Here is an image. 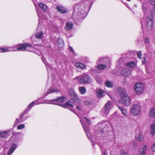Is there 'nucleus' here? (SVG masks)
Segmentation results:
<instances>
[{
	"label": "nucleus",
	"instance_id": "f257e3e1",
	"mask_svg": "<svg viewBox=\"0 0 155 155\" xmlns=\"http://www.w3.org/2000/svg\"><path fill=\"white\" fill-rule=\"evenodd\" d=\"M93 3V0H83L74 7L72 17L76 24L79 25L86 18Z\"/></svg>",
	"mask_w": 155,
	"mask_h": 155
},
{
	"label": "nucleus",
	"instance_id": "f03ea898",
	"mask_svg": "<svg viewBox=\"0 0 155 155\" xmlns=\"http://www.w3.org/2000/svg\"><path fill=\"white\" fill-rule=\"evenodd\" d=\"M69 92L71 95L74 96V97L71 98L68 101L66 102L65 105L59 104L60 106H61L65 108H68V107H73L75 105L74 103L78 101L76 93L74 92L73 90L70 89L69 90Z\"/></svg>",
	"mask_w": 155,
	"mask_h": 155
},
{
	"label": "nucleus",
	"instance_id": "7ed1b4c3",
	"mask_svg": "<svg viewBox=\"0 0 155 155\" xmlns=\"http://www.w3.org/2000/svg\"><path fill=\"white\" fill-rule=\"evenodd\" d=\"M24 44H19L12 47H8L6 48H4V50L3 52L10 51H25Z\"/></svg>",
	"mask_w": 155,
	"mask_h": 155
},
{
	"label": "nucleus",
	"instance_id": "20e7f679",
	"mask_svg": "<svg viewBox=\"0 0 155 155\" xmlns=\"http://www.w3.org/2000/svg\"><path fill=\"white\" fill-rule=\"evenodd\" d=\"M75 79H79V82L81 84H87L90 83L91 80L90 76L87 74H84L79 77H76Z\"/></svg>",
	"mask_w": 155,
	"mask_h": 155
},
{
	"label": "nucleus",
	"instance_id": "39448f33",
	"mask_svg": "<svg viewBox=\"0 0 155 155\" xmlns=\"http://www.w3.org/2000/svg\"><path fill=\"white\" fill-rule=\"evenodd\" d=\"M120 102L122 103L124 106H128L130 104L129 97L126 93H122L120 95Z\"/></svg>",
	"mask_w": 155,
	"mask_h": 155
},
{
	"label": "nucleus",
	"instance_id": "423d86ee",
	"mask_svg": "<svg viewBox=\"0 0 155 155\" xmlns=\"http://www.w3.org/2000/svg\"><path fill=\"white\" fill-rule=\"evenodd\" d=\"M141 107L139 104H134L131 107L130 112L133 115L136 116L141 112Z\"/></svg>",
	"mask_w": 155,
	"mask_h": 155
},
{
	"label": "nucleus",
	"instance_id": "0eeeda50",
	"mask_svg": "<svg viewBox=\"0 0 155 155\" xmlns=\"http://www.w3.org/2000/svg\"><path fill=\"white\" fill-rule=\"evenodd\" d=\"M29 109L28 108H26L25 110L19 116V119L16 118L14 123V126L16 125L17 124L22 122L25 120L28 117H24V115L26 114L28 111Z\"/></svg>",
	"mask_w": 155,
	"mask_h": 155
},
{
	"label": "nucleus",
	"instance_id": "6e6552de",
	"mask_svg": "<svg viewBox=\"0 0 155 155\" xmlns=\"http://www.w3.org/2000/svg\"><path fill=\"white\" fill-rule=\"evenodd\" d=\"M135 91L137 94H141L144 91L143 85L140 82H137L135 84L134 86Z\"/></svg>",
	"mask_w": 155,
	"mask_h": 155
},
{
	"label": "nucleus",
	"instance_id": "1a4fd4ad",
	"mask_svg": "<svg viewBox=\"0 0 155 155\" xmlns=\"http://www.w3.org/2000/svg\"><path fill=\"white\" fill-rule=\"evenodd\" d=\"M113 107L111 102L110 101L108 102L105 105L104 109L102 110L103 115L104 116H107L109 114V110Z\"/></svg>",
	"mask_w": 155,
	"mask_h": 155
},
{
	"label": "nucleus",
	"instance_id": "9d476101",
	"mask_svg": "<svg viewBox=\"0 0 155 155\" xmlns=\"http://www.w3.org/2000/svg\"><path fill=\"white\" fill-rule=\"evenodd\" d=\"M65 97H57V98L56 99H55L54 100H51L50 101H55L56 102V103H52V104H54L58 105L60 106H61L62 107H63L62 106H60V105H59V104H59V103H58V102L62 103V102H64V101H65ZM50 103L51 104V103ZM65 104L64 105H65ZM62 105H63V104H62Z\"/></svg>",
	"mask_w": 155,
	"mask_h": 155
},
{
	"label": "nucleus",
	"instance_id": "9b49d317",
	"mask_svg": "<svg viewBox=\"0 0 155 155\" xmlns=\"http://www.w3.org/2000/svg\"><path fill=\"white\" fill-rule=\"evenodd\" d=\"M109 62V60L108 59L104 57H100L98 58L97 64H107Z\"/></svg>",
	"mask_w": 155,
	"mask_h": 155
},
{
	"label": "nucleus",
	"instance_id": "f8f14e48",
	"mask_svg": "<svg viewBox=\"0 0 155 155\" xmlns=\"http://www.w3.org/2000/svg\"><path fill=\"white\" fill-rule=\"evenodd\" d=\"M57 10L62 13H65L68 11V9L67 8L61 5H58L56 7Z\"/></svg>",
	"mask_w": 155,
	"mask_h": 155
},
{
	"label": "nucleus",
	"instance_id": "ddd939ff",
	"mask_svg": "<svg viewBox=\"0 0 155 155\" xmlns=\"http://www.w3.org/2000/svg\"><path fill=\"white\" fill-rule=\"evenodd\" d=\"M80 121L83 127L84 131L85 132L87 136V137L90 140H91V138L89 137V134H90L89 133L88 128L87 127L85 126L82 119H81Z\"/></svg>",
	"mask_w": 155,
	"mask_h": 155
},
{
	"label": "nucleus",
	"instance_id": "4468645a",
	"mask_svg": "<svg viewBox=\"0 0 155 155\" xmlns=\"http://www.w3.org/2000/svg\"><path fill=\"white\" fill-rule=\"evenodd\" d=\"M24 45L25 47V51H33L34 48L31 45L28 44H24Z\"/></svg>",
	"mask_w": 155,
	"mask_h": 155
},
{
	"label": "nucleus",
	"instance_id": "2eb2a0df",
	"mask_svg": "<svg viewBox=\"0 0 155 155\" xmlns=\"http://www.w3.org/2000/svg\"><path fill=\"white\" fill-rule=\"evenodd\" d=\"M9 132V130L3 131H0V137L4 138L8 137L9 136L8 133Z\"/></svg>",
	"mask_w": 155,
	"mask_h": 155
},
{
	"label": "nucleus",
	"instance_id": "dca6fc26",
	"mask_svg": "<svg viewBox=\"0 0 155 155\" xmlns=\"http://www.w3.org/2000/svg\"><path fill=\"white\" fill-rule=\"evenodd\" d=\"M17 148V145L15 143H13L8 152V155H11Z\"/></svg>",
	"mask_w": 155,
	"mask_h": 155
},
{
	"label": "nucleus",
	"instance_id": "f3484780",
	"mask_svg": "<svg viewBox=\"0 0 155 155\" xmlns=\"http://www.w3.org/2000/svg\"><path fill=\"white\" fill-rule=\"evenodd\" d=\"M73 24L72 22H68L66 23L65 29L66 30H70L72 29L73 27Z\"/></svg>",
	"mask_w": 155,
	"mask_h": 155
},
{
	"label": "nucleus",
	"instance_id": "a211bd4d",
	"mask_svg": "<svg viewBox=\"0 0 155 155\" xmlns=\"http://www.w3.org/2000/svg\"><path fill=\"white\" fill-rule=\"evenodd\" d=\"M121 73L122 75L127 76L129 75L131 73V72L128 69H126L122 70Z\"/></svg>",
	"mask_w": 155,
	"mask_h": 155
},
{
	"label": "nucleus",
	"instance_id": "6ab92c4d",
	"mask_svg": "<svg viewBox=\"0 0 155 155\" xmlns=\"http://www.w3.org/2000/svg\"><path fill=\"white\" fill-rule=\"evenodd\" d=\"M98 65L97 67V69L98 70H102L105 69L107 66L104 64H97Z\"/></svg>",
	"mask_w": 155,
	"mask_h": 155
},
{
	"label": "nucleus",
	"instance_id": "aec40b11",
	"mask_svg": "<svg viewBox=\"0 0 155 155\" xmlns=\"http://www.w3.org/2000/svg\"><path fill=\"white\" fill-rule=\"evenodd\" d=\"M40 104V103L38 102V100L36 101H35L32 102L29 104L28 107L27 108H28V109H29V110L30 109H31L34 105L38 104Z\"/></svg>",
	"mask_w": 155,
	"mask_h": 155
},
{
	"label": "nucleus",
	"instance_id": "412c9836",
	"mask_svg": "<svg viewBox=\"0 0 155 155\" xmlns=\"http://www.w3.org/2000/svg\"><path fill=\"white\" fill-rule=\"evenodd\" d=\"M104 92L102 90H99L97 92V96L98 97H102L104 96Z\"/></svg>",
	"mask_w": 155,
	"mask_h": 155
},
{
	"label": "nucleus",
	"instance_id": "4be33fe9",
	"mask_svg": "<svg viewBox=\"0 0 155 155\" xmlns=\"http://www.w3.org/2000/svg\"><path fill=\"white\" fill-rule=\"evenodd\" d=\"M58 91V90L56 88H50L47 92L46 93V95H47L50 94L54 93Z\"/></svg>",
	"mask_w": 155,
	"mask_h": 155
},
{
	"label": "nucleus",
	"instance_id": "5701e85b",
	"mask_svg": "<svg viewBox=\"0 0 155 155\" xmlns=\"http://www.w3.org/2000/svg\"><path fill=\"white\" fill-rule=\"evenodd\" d=\"M75 66L77 68H79L82 69L86 68L85 65L81 62H78L76 63L75 64Z\"/></svg>",
	"mask_w": 155,
	"mask_h": 155
},
{
	"label": "nucleus",
	"instance_id": "b1692460",
	"mask_svg": "<svg viewBox=\"0 0 155 155\" xmlns=\"http://www.w3.org/2000/svg\"><path fill=\"white\" fill-rule=\"evenodd\" d=\"M39 7L44 12L46 11L48 7L45 4L40 3L39 4Z\"/></svg>",
	"mask_w": 155,
	"mask_h": 155
},
{
	"label": "nucleus",
	"instance_id": "393cba45",
	"mask_svg": "<svg viewBox=\"0 0 155 155\" xmlns=\"http://www.w3.org/2000/svg\"><path fill=\"white\" fill-rule=\"evenodd\" d=\"M126 65L130 68H133L136 66V64L134 62H130L127 63Z\"/></svg>",
	"mask_w": 155,
	"mask_h": 155
},
{
	"label": "nucleus",
	"instance_id": "a878e982",
	"mask_svg": "<svg viewBox=\"0 0 155 155\" xmlns=\"http://www.w3.org/2000/svg\"><path fill=\"white\" fill-rule=\"evenodd\" d=\"M146 71L147 73H149L151 75H153L155 72L154 68L153 67L149 68L148 69H146Z\"/></svg>",
	"mask_w": 155,
	"mask_h": 155
},
{
	"label": "nucleus",
	"instance_id": "bb28decb",
	"mask_svg": "<svg viewBox=\"0 0 155 155\" xmlns=\"http://www.w3.org/2000/svg\"><path fill=\"white\" fill-rule=\"evenodd\" d=\"M119 108L123 115L125 116H126L127 114V110L126 109H124L121 107H119Z\"/></svg>",
	"mask_w": 155,
	"mask_h": 155
},
{
	"label": "nucleus",
	"instance_id": "cd10ccee",
	"mask_svg": "<svg viewBox=\"0 0 155 155\" xmlns=\"http://www.w3.org/2000/svg\"><path fill=\"white\" fill-rule=\"evenodd\" d=\"M149 115L153 117H155V109L152 108L149 112Z\"/></svg>",
	"mask_w": 155,
	"mask_h": 155
},
{
	"label": "nucleus",
	"instance_id": "c85d7f7f",
	"mask_svg": "<svg viewBox=\"0 0 155 155\" xmlns=\"http://www.w3.org/2000/svg\"><path fill=\"white\" fill-rule=\"evenodd\" d=\"M43 35V33L41 31H40L37 32L35 34V37L36 38L38 39H40L41 38L42 36Z\"/></svg>",
	"mask_w": 155,
	"mask_h": 155
},
{
	"label": "nucleus",
	"instance_id": "c756f323",
	"mask_svg": "<svg viewBox=\"0 0 155 155\" xmlns=\"http://www.w3.org/2000/svg\"><path fill=\"white\" fill-rule=\"evenodd\" d=\"M58 45L59 48H62L64 45V42L61 39H59L58 41Z\"/></svg>",
	"mask_w": 155,
	"mask_h": 155
},
{
	"label": "nucleus",
	"instance_id": "7c9ffc66",
	"mask_svg": "<svg viewBox=\"0 0 155 155\" xmlns=\"http://www.w3.org/2000/svg\"><path fill=\"white\" fill-rule=\"evenodd\" d=\"M137 140L139 141H141L143 140L144 138V136L142 134H139L136 136Z\"/></svg>",
	"mask_w": 155,
	"mask_h": 155
},
{
	"label": "nucleus",
	"instance_id": "2f4dec72",
	"mask_svg": "<svg viewBox=\"0 0 155 155\" xmlns=\"http://www.w3.org/2000/svg\"><path fill=\"white\" fill-rule=\"evenodd\" d=\"M146 22V25L148 28H151L152 27V26L153 25V19L149 21H147Z\"/></svg>",
	"mask_w": 155,
	"mask_h": 155
},
{
	"label": "nucleus",
	"instance_id": "473e14b6",
	"mask_svg": "<svg viewBox=\"0 0 155 155\" xmlns=\"http://www.w3.org/2000/svg\"><path fill=\"white\" fill-rule=\"evenodd\" d=\"M150 127L151 128V134L153 135L155 134V124H151Z\"/></svg>",
	"mask_w": 155,
	"mask_h": 155
},
{
	"label": "nucleus",
	"instance_id": "72a5a7b5",
	"mask_svg": "<svg viewBox=\"0 0 155 155\" xmlns=\"http://www.w3.org/2000/svg\"><path fill=\"white\" fill-rule=\"evenodd\" d=\"M79 90L80 93L81 94H84L86 91V89L84 87H80Z\"/></svg>",
	"mask_w": 155,
	"mask_h": 155
},
{
	"label": "nucleus",
	"instance_id": "f704fd0d",
	"mask_svg": "<svg viewBox=\"0 0 155 155\" xmlns=\"http://www.w3.org/2000/svg\"><path fill=\"white\" fill-rule=\"evenodd\" d=\"M105 85L109 87H111L113 86V83L111 82L106 81L105 83Z\"/></svg>",
	"mask_w": 155,
	"mask_h": 155
},
{
	"label": "nucleus",
	"instance_id": "c9c22d12",
	"mask_svg": "<svg viewBox=\"0 0 155 155\" xmlns=\"http://www.w3.org/2000/svg\"><path fill=\"white\" fill-rule=\"evenodd\" d=\"M100 148L101 150L102 153L103 155H107V149L103 150L102 147L100 146Z\"/></svg>",
	"mask_w": 155,
	"mask_h": 155
},
{
	"label": "nucleus",
	"instance_id": "e433bc0d",
	"mask_svg": "<svg viewBox=\"0 0 155 155\" xmlns=\"http://www.w3.org/2000/svg\"><path fill=\"white\" fill-rule=\"evenodd\" d=\"M153 19V17L152 15H150V16H148L146 20V21H149L151 20H152Z\"/></svg>",
	"mask_w": 155,
	"mask_h": 155
},
{
	"label": "nucleus",
	"instance_id": "4c0bfd02",
	"mask_svg": "<svg viewBox=\"0 0 155 155\" xmlns=\"http://www.w3.org/2000/svg\"><path fill=\"white\" fill-rule=\"evenodd\" d=\"M25 125L24 124H21L17 127V129L21 130L24 128Z\"/></svg>",
	"mask_w": 155,
	"mask_h": 155
},
{
	"label": "nucleus",
	"instance_id": "58836bf2",
	"mask_svg": "<svg viewBox=\"0 0 155 155\" xmlns=\"http://www.w3.org/2000/svg\"><path fill=\"white\" fill-rule=\"evenodd\" d=\"M84 103L86 105H90L91 104V101L87 100L84 101Z\"/></svg>",
	"mask_w": 155,
	"mask_h": 155
},
{
	"label": "nucleus",
	"instance_id": "ea45409f",
	"mask_svg": "<svg viewBox=\"0 0 155 155\" xmlns=\"http://www.w3.org/2000/svg\"><path fill=\"white\" fill-rule=\"evenodd\" d=\"M137 57L139 59H141V58L142 54L140 51H138L137 52Z\"/></svg>",
	"mask_w": 155,
	"mask_h": 155
},
{
	"label": "nucleus",
	"instance_id": "a19ab883",
	"mask_svg": "<svg viewBox=\"0 0 155 155\" xmlns=\"http://www.w3.org/2000/svg\"><path fill=\"white\" fill-rule=\"evenodd\" d=\"M142 10L143 11V12L144 14H145V13H146L147 12V9L146 8V7L144 6V5L143 4L142 5Z\"/></svg>",
	"mask_w": 155,
	"mask_h": 155
},
{
	"label": "nucleus",
	"instance_id": "79ce46f5",
	"mask_svg": "<svg viewBox=\"0 0 155 155\" xmlns=\"http://www.w3.org/2000/svg\"><path fill=\"white\" fill-rule=\"evenodd\" d=\"M41 60L45 64H47V62L45 58L44 57H42L41 58Z\"/></svg>",
	"mask_w": 155,
	"mask_h": 155
},
{
	"label": "nucleus",
	"instance_id": "37998d69",
	"mask_svg": "<svg viewBox=\"0 0 155 155\" xmlns=\"http://www.w3.org/2000/svg\"><path fill=\"white\" fill-rule=\"evenodd\" d=\"M46 65V68L47 70L48 71V70H49L51 69V65L49 64H45Z\"/></svg>",
	"mask_w": 155,
	"mask_h": 155
},
{
	"label": "nucleus",
	"instance_id": "c03bdc74",
	"mask_svg": "<svg viewBox=\"0 0 155 155\" xmlns=\"http://www.w3.org/2000/svg\"><path fill=\"white\" fill-rule=\"evenodd\" d=\"M152 151H155V142L154 143L152 146Z\"/></svg>",
	"mask_w": 155,
	"mask_h": 155
},
{
	"label": "nucleus",
	"instance_id": "a18cd8bd",
	"mask_svg": "<svg viewBox=\"0 0 155 155\" xmlns=\"http://www.w3.org/2000/svg\"><path fill=\"white\" fill-rule=\"evenodd\" d=\"M142 63L143 64H145L146 62V61L145 58H143L142 59Z\"/></svg>",
	"mask_w": 155,
	"mask_h": 155
},
{
	"label": "nucleus",
	"instance_id": "49530a36",
	"mask_svg": "<svg viewBox=\"0 0 155 155\" xmlns=\"http://www.w3.org/2000/svg\"><path fill=\"white\" fill-rule=\"evenodd\" d=\"M84 117L86 119V120L87 121V122L88 123V124H91V120H88L87 118H86L85 117Z\"/></svg>",
	"mask_w": 155,
	"mask_h": 155
},
{
	"label": "nucleus",
	"instance_id": "de8ad7c7",
	"mask_svg": "<svg viewBox=\"0 0 155 155\" xmlns=\"http://www.w3.org/2000/svg\"><path fill=\"white\" fill-rule=\"evenodd\" d=\"M122 155H128V153L124 151L123 150L121 152Z\"/></svg>",
	"mask_w": 155,
	"mask_h": 155
},
{
	"label": "nucleus",
	"instance_id": "09e8293b",
	"mask_svg": "<svg viewBox=\"0 0 155 155\" xmlns=\"http://www.w3.org/2000/svg\"><path fill=\"white\" fill-rule=\"evenodd\" d=\"M145 41L146 43L148 44L149 42V39L148 38H145Z\"/></svg>",
	"mask_w": 155,
	"mask_h": 155
},
{
	"label": "nucleus",
	"instance_id": "8fccbe9b",
	"mask_svg": "<svg viewBox=\"0 0 155 155\" xmlns=\"http://www.w3.org/2000/svg\"><path fill=\"white\" fill-rule=\"evenodd\" d=\"M146 152L145 151H141L140 153V155H145Z\"/></svg>",
	"mask_w": 155,
	"mask_h": 155
},
{
	"label": "nucleus",
	"instance_id": "3c124183",
	"mask_svg": "<svg viewBox=\"0 0 155 155\" xmlns=\"http://www.w3.org/2000/svg\"><path fill=\"white\" fill-rule=\"evenodd\" d=\"M147 149V147L146 145H145L143 148V151H145L146 152V150Z\"/></svg>",
	"mask_w": 155,
	"mask_h": 155
},
{
	"label": "nucleus",
	"instance_id": "603ef678",
	"mask_svg": "<svg viewBox=\"0 0 155 155\" xmlns=\"http://www.w3.org/2000/svg\"><path fill=\"white\" fill-rule=\"evenodd\" d=\"M76 108L79 110H81V107L79 106H76Z\"/></svg>",
	"mask_w": 155,
	"mask_h": 155
},
{
	"label": "nucleus",
	"instance_id": "864d4df0",
	"mask_svg": "<svg viewBox=\"0 0 155 155\" xmlns=\"http://www.w3.org/2000/svg\"><path fill=\"white\" fill-rule=\"evenodd\" d=\"M69 49L70 51H74V50H73L72 47H69Z\"/></svg>",
	"mask_w": 155,
	"mask_h": 155
},
{
	"label": "nucleus",
	"instance_id": "5fc2aeb1",
	"mask_svg": "<svg viewBox=\"0 0 155 155\" xmlns=\"http://www.w3.org/2000/svg\"><path fill=\"white\" fill-rule=\"evenodd\" d=\"M3 50H4V48H0V52H3Z\"/></svg>",
	"mask_w": 155,
	"mask_h": 155
},
{
	"label": "nucleus",
	"instance_id": "6e6d98bb",
	"mask_svg": "<svg viewBox=\"0 0 155 155\" xmlns=\"http://www.w3.org/2000/svg\"><path fill=\"white\" fill-rule=\"evenodd\" d=\"M101 133H103L104 132V130L102 129V130H101Z\"/></svg>",
	"mask_w": 155,
	"mask_h": 155
},
{
	"label": "nucleus",
	"instance_id": "4d7b16f0",
	"mask_svg": "<svg viewBox=\"0 0 155 155\" xmlns=\"http://www.w3.org/2000/svg\"><path fill=\"white\" fill-rule=\"evenodd\" d=\"M36 11L37 12V14H38V16L39 17V13H38V10H37V8H36Z\"/></svg>",
	"mask_w": 155,
	"mask_h": 155
},
{
	"label": "nucleus",
	"instance_id": "13d9d810",
	"mask_svg": "<svg viewBox=\"0 0 155 155\" xmlns=\"http://www.w3.org/2000/svg\"><path fill=\"white\" fill-rule=\"evenodd\" d=\"M126 6H127V7L128 8H129V9H130V7H129V6H128V5H126Z\"/></svg>",
	"mask_w": 155,
	"mask_h": 155
},
{
	"label": "nucleus",
	"instance_id": "bf43d9fd",
	"mask_svg": "<svg viewBox=\"0 0 155 155\" xmlns=\"http://www.w3.org/2000/svg\"><path fill=\"white\" fill-rule=\"evenodd\" d=\"M141 24L142 27V26H143V23H142V20H141Z\"/></svg>",
	"mask_w": 155,
	"mask_h": 155
},
{
	"label": "nucleus",
	"instance_id": "052dcab7",
	"mask_svg": "<svg viewBox=\"0 0 155 155\" xmlns=\"http://www.w3.org/2000/svg\"><path fill=\"white\" fill-rule=\"evenodd\" d=\"M127 1H131V0H126Z\"/></svg>",
	"mask_w": 155,
	"mask_h": 155
},
{
	"label": "nucleus",
	"instance_id": "680f3d73",
	"mask_svg": "<svg viewBox=\"0 0 155 155\" xmlns=\"http://www.w3.org/2000/svg\"><path fill=\"white\" fill-rule=\"evenodd\" d=\"M124 5H126V4H125V3H124Z\"/></svg>",
	"mask_w": 155,
	"mask_h": 155
},
{
	"label": "nucleus",
	"instance_id": "e2e57ef3",
	"mask_svg": "<svg viewBox=\"0 0 155 155\" xmlns=\"http://www.w3.org/2000/svg\"><path fill=\"white\" fill-rule=\"evenodd\" d=\"M32 38H33V37H31V39H32Z\"/></svg>",
	"mask_w": 155,
	"mask_h": 155
}]
</instances>
